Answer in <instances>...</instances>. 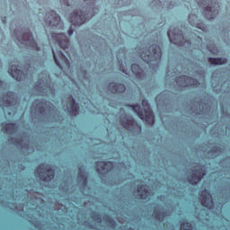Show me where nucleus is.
<instances>
[{
  "label": "nucleus",
  "instance_id": "nucleus-1",
  "mask_svg": "<svg viewBox=\"0 0 230 230\" xmlns=\"http://www.w3.org/2000/svg\"><path fill=\"white\" fill-rule=\"evenodd\" d=\"M31 109L34 111L35 116H41L46 119H50L53 123H60L62 121V115L60 111L46 99H38L32 102Z\"/></svg>",
  "mask_w": 230,
  "mask_h": 230
},
{
  "label": "nucleus",
  "instance_id": "nucleus-2",
  "mask_svg": "<svg viewBox=\"0 0 230 230\" xmlns=\"http://www.w3.org/2000/svg\"><path fill=\"white\" fill-rule=\"evenodd\" d=\"M84 3L85 11L75 9L69 16L70 22L74 26H82V24H85L89 19H93V17L100 12V8L96 7V0H84Z\"/></svg>",
  "mask_w": 230,
  "mask_h": 230
},
{
  "label": "nucleus",
  "instance_id": "nucleus-3",
  "mask_svg": "<svg viewBox=\"0 0 230 230\" xmlns=\"http://www.w3.org/2000/svg\"><path fill=\"white\" fill-rule=\"evenodd\" d=\"M13 38L21 46L30 48L33 51H40V47L35 41L33 38V32L28 27L15 28L13 31Z\"/></svg>",
  "mask_w": 230,
  "mask_h": 230
},
{
  "label": "nucleus",
  "instance_id": "nucleus-4",
  "mask_svg": "<svg viewBox=\"0 0 230 230\" xmlns=\"http://www.w3.org/2000/svg\"><path fill=\"white\" fill-rule=\"evenodd\" d=\"M155 102L156 107L160 112L170 114V112L175 111V103L177 102V98L173 93L164 91L156 96Z\"/></svg>",
  "mask_w": 230,
  "mask_h": 230
},
{
  "label": "nucleus",
  "instance_id": "nucleus-5",
  "mask_svg": "<svg viewBox=\"0 0 230 230\" xmlns=\"http://www.w3.org/2000/svg\"><path fill=\"white\" fill-rule=\"evenodd\" d=\"M140 57L144 62H146V64H152V62L159 64L161 58H163V51L159 45L153 44L143 49Z\"/></svg>",
  "mask_w": 230,
  "mask_h": 230
},
{
  "label": "nucleus",
  "instance_id": "nucleus-6",
  "mask_svg": "<svg viewBox=\"0 0 230 230\" xmlns=\"http://www.w3.org/2000/svg\"><path fill=\"white\" fill-rule=\"evenodd\" d=\"M167 36L172 44L180 46L181 48H190L191 41L184 38V31L182 30L171 26L167 31Z\"/></svg>",
  "mask_w": 230,
  "mask_h": 230
},
{
  "label": "nucleus",
  "instance_id": "nucleus-7",
  "mask_svg": "<svg viewBox=\"0 0 230 230\" xmlns=\"http://www.w3.org/2000/svg\"><path fill=\"white\" fill-rule=\"evenodd\" d=\"M199 5L203 8L204 17L208 21L215 19L220 11V5L217 3V0H199Z\"/></svg>",
  "mask_w": 230,
  "mask_h": 230
},
{
  "label": "nucleus",
  "instance_id": "nucleus-8",
  "mask_svg": "<svg viewBox=\"0 0 230 230\" xmlns=\"http://www.w3.org/2000/svg\"><path fill=\"white\" fill-rule=\"evenodd\" d=\"M35 175L41 182H51L55 179V168L51 164H40L35 170Z\"/></svg>",
  "mask_w": 230,
  "mask_h": 230
},
{
  "label": "nucleus",
  "instance_id": "nucleus-9",
  "mask_svg": "<svg viewBox=\"0 0 230 230\" xmlns=\"http://www.w3.org/2000/svg\"><path fill=\"white\" fill-rule=\"evenodd\" d=\"M2 102L4 103V107L12 109V112H8L9 116L15 114L17 111H19L21 102H19V95L15 93V92H7L6 93H4L2 96Z\"/></svg>",
  "mask_w": 230,
  "mask_h": 230
},
{
  "label": "nucleus",
  "instance_id": "nucleus-10",
  "mask_svg": "<svg viewBox=\"0 0 230 230\" xmlns=\"http://www.w3.org/2000/svg\"><path fill=\"white\" fill-rule=\"evenodd\" d=\"M119 121L123 128L130 132L133 136H139L143 130L139 123L134 118L128 117L127 114L120 116Z\"/></svg>",
  "mask_w": 230,
  "mask_h": 230
},
{
  "label": "nucleus",
  "instance_id": "nucleus-11",
  "mask_svg": "<svg viewBox=\"0 0 230 230\" xmlns=\"http://www.w3.org/2000/svg\"><path fill=\"white\" fill-rule=\"evenodd\" d=\"M194 38L192 40H188L186 39V36L183 32V37L185 39V40H189V42H190V47H183L185 48V49H187V51H190L192 55L193 53H197V51H202L204 49V43L202 42V32L194 30L192 31V33L190 34V36Z\"/></svg>",
  "mask_w": 230,
  "mask_h": 230
},
{
  "label": "nucleus",
  "instance_id": "nucleus-12",
  "mask_svg": "<svg viewBox=\"0 0 230 230\" xmlns=\"http://www.w3.org/2000/svg\"><path fill=\"white\" fill-rule=\"evenodd\" d=\"M95 166L96 172L102 181H107L109 178V173H112L114 171V162L111 161L96 162Z\"/></svg>",
  "mask_w": 230,
  "mask_h": 230
},
{
  "label": "nucleus",
  "instance_id": "nucleus-13",
  "mask_svg": "<svg viewBox=\"0 0 230 230\" xmlns=\"http://www.w3.org/2000/svg\"><path fill=\"white\" fill-rule=\"evenodd\" d=\"M190 111L194 116H211V105L203 100L194 102Z\"/></svg>",
  "mask_w": 230,
  "mask_h": 230
},
{
  "label": "nucleus",
  "instance_id": "nucleus-14",
  "mask_svg": "<svg viewBox=\"0 0 230 230\" xmlns=\"http://www.w3.org/2000/svg\"><path fill=\"white\" fill-rule=\"evenodd\" d=\"M45 22L53 30H64V22L57 12L51 10L45 15Z\"/></svg>",
  "mask_w": 230,
  "mask_h": 230
},
{
  "label": "nucleus",
  "instance_id": "nucleus-15",
  "mask_svg": "<svg viewBox=\"0 0 230 230\" xmlns=\"http://www.w3.org/2000/svg\"><path fill=\"white\" fill-rule=\"evenodd\" d=\"M51 77L48 72L43 71L40 74V78L35 83V89L37 91H46L50 89L52 94H55L54 88H51Z\"/></svg>",
  "mask_w": 230,
  "mask_h": 230
},
{
  "label": "nucleus",
  "instance_id": "nucleus-16",
  "mask_svg": "<svg viewBox=\"0 0 230 230\" xmlns=\"http://www.w3.org/2000/svg\"><path fill=\"white\" fill-rule=\"evenodd\" d=\"M30 189H25L21 193L16 192V194L12 193L11 199L14 200V202H22L20 205V209L22 211H24V206L28 204V199H30V193H33L35 191V189H33V185L30 184Z\"/></svg>",
  "mask_w": 230,
  "mask_h": 230
},
{
  "label": "nucleus",
  "instance_id": "nucleus-17",
  "mask_svg": "<svg viewBox=\"0 0 230 230\" xmlns=\"http://www.w3.org/2000/svg\"><path fill=\"white\" fill-rule=\"evenodd\" d=\"M132 111L137 113V116L143 121L147 122L148 125H154L155 123V117L154 116V111H141V104H131L129 105Z\"/></svg>",
  "mask_w": 230,
  "mask_h": 230
},
{
  "label": "nucleus",
  "instance_id": "nucleus-18",
  "mask_svg": "<svg viewBox=\"0 0 230 230\" xmlns=\"http://www.w3.org/2000/svg\"><path fill=\"white\" fill-rule=\"evenodd\" d=\"M76 181L79 186V190L81 193H84L85 191V188H87V184H89V172L85 171V165L78 166Z\"/></svg>",
  "mask_w": 230,
  "mask_h": 230
},
{
  "label": "nucleus",
  "instance_id": "nucleus-19",
  "mask_svg": "<svg viewBox=\"0 0 230 230\" xmlns=\"http://www.w3.org/2000/svg\"><path fill=\"white\" fill-rule=\"evenodd\" d=\"M52 55L54 58V62L56 66H58L61 71L64 70V67H71V63L69 62V58L62 52V50H56L52 49Z\"/></svg>",
  "mask_w": 230,
  "mask_h": 230
},
{
  "label": "nucleus",
  "instance_id": "nucleus-20",
  "mask_svg": "<svg viewBox=\"0 0 230 230\" xmlns=\"http://www.w3.org/2000/svg\"><path fill=\"white\" fill-rule=\"evenodd\" d=\"M204 177H206V165H200L199 169H194L191 171V173L187 177V180L191 186H197V184H199V182H200Z\"/></svg>",
  "mask_w": 230,
  "mask_h": 230
},
{
  "label": "nucleus",
  "instance_id": "nucleus-21",
  "mask_svg": "<svg viewBox=\"0 0 230 230\" xmlns=\"http://www.w3.org/2000/svg\"><path fill=\"white\" fill-rule=\"evenodd\" d=\"M51 38L53 39L54 42L59 46L61 49H64L65 52H69V44L70 40L69 38L66 35V33H57L53 32L51 34Z\"/></svg>",
  "mask_w": 230,
  "mask_h": 230
},
{
  "label": "nucleus",
  "instance_id": "nucleus-22",
  "mask_svg": "<svg viewBox=\"0 0 230 230\" xmlns=\"http://www.w3.org/2000/svg\"><path fill=\"white\" fill-rule=\"evenodd\" d=\"M174 80L179 87H199L200 85L199 80L188 75H180Z\"/></svg>",
  "mask_w": 230,
  "mask_h": 230
},
{
  "label": "nucleus",
  "instance_id": "nucleus-23",
  "mask_svg": "<svg viewBox=\"0 0 230 230\" xmlns=\"http://www.w3.org/2000/svg\"><path fill=\"white\" fill-rule=\"evenodd\" d=\"M30 135L27 132H24L21 138L11 137L8 138V143L10 145H13L16 148H20L21 150H25V152L30 151V144L24 143V139H28Z\"/></svg>",
  "mask_w": 230,
  "mask_h": 230
},
{
  "label": "nucleus",
  "instance_id": "nucleus-24",
  "mask_svg": "<svg viewBox=\"0 0 230 230\" xmlns=\"http://www.w3.org/2000/svg\"><path fill=\"white\" fill-rule=\"evenodd\" d=\"M127 87H128V81H122V83L111 82L108 84V91L111 94H124L127 92Z\"/></svg>",
  "mask_w": 230,
  "mask_h": 230
},
{
  "label": "nucleus",
  "instance_id": "nucleus-25",
  "mask_svg": "<svg viewBox=\"0 0 230 230\" xmlns=\"http://www.w3.org/2000/svg\"><path fill=\"white\" fill-rule=\"evenodd\" d=\"M201 205L207 209H215V201L213 196L210 195L209 190L204 189L201 190Z\"/></svg>",
  "mask_w": 230,
  "mask_h": 230
},
{
  "label": "nucleus",
  "instance_id": "nucleus-26",
  "mask_svg": "<svg viewBox=\"0 0 230 230\" xmlns=\"http://www.w3.org/2000/svg\"><path fill=\"white\" fill-rule=\"evenodd\" d=\"M66 111L69 112L70 116H77L80 114V106L73 95H69L67 98Z\"/></svg>",
  "mask_w": 230,
  "mask_h": 230
},
{
  "label": "nucleus",
  "instance_id": "nucleus-27",
  "mask_svg": "<svg viewBox=\"0 0 230 230\" xmlns=\"http://www.w3.org/2000/svg\"><path fill=\"white\" fill-rule=\"evenodd\" d=\"M21 66L13 65L9 69V73L11 76L16 80V82H22V80H26V74L21 70Z\"/></svg>",
  "mask_w": 230,
  "mask_h": 230
},
{
  "label": "nucleus",
  "instance_id": "nucleus-28",
  "mask_svg": "<svg viewBox=\"0 0 230 230\" xmlns=\"http://www.w3.org/2000/svg\"><path fill=\"white\" fill-rule=\"evenodd\" d=\"M137 193L142 200H150L152 197V189L146 185H137Z\"/></svg>",
  "mask_w": 230,
  "mask_h": 230
},
{
  "label": "nucleus",
  "instance_id": "nucleus-29",
  "mask_svg": "<svg viewBox=\"0 0 230 230\" xmlns=\"http://www.w3.org/2000/svg\"><path fill=\"white\" fill-rule=\"evenodd\" d=\"M188 21L190 26H195V28H198V30H201V31H206V23H204L202 20H199V16H197L196 14H189Z\"/></svg>",
  "mask_w": 230,
  "mask_h": 230
},
{
  "label": "nucleus",
  "instance_id": "nucleus-30",
  "mask_svg": "<svg viewBox=\"0 0 230 230\" xmlns=\"http://www.w3.org/2000/svg\"><path fill=\"white\" fill-rule=\"evenodd\" d=\"M2 128L7 136H15L16 132H19V125L15 122L3 124Z\"/></svg>",
  "mask_w": 230,
  "mask_h": 230
},
{
  "label": "nucleus",
  "instance_id": "nucleus-31",
  "mask_svg": "<svg viewBox=\"0 0 230 230\" xmlns=\"http://www.w3.org/2000/svg\"><path fill=\"white\" fill-rule=\"evenodd\" d=\"M168 217V212L161 210V208L155 207L152 218L155 220L156 222H159V224H163L164 222V218Z\"/></svg>",
  "mask_w": 230,
  "mask_h": 230
},
{
  "label": "nucleus",
  "instance_id": "nucleus-32",
  "mask_svg": "<svg viewBox=\"0 0 230 230\" xmlns=\"http://www.w3.org/2000/svg\"><path fill=\"white\" fill-rule=\"evenodd\" d=\"M131 73L137 80L146 79V74L145 73V70H143V68H141V66H139L137 64L131 65Z\"/></svg>",
  "mask_w": 230,
  "mask_h": 230
},
{
  "label": "nucleus",
  "instance_id": "nucleus-33",
  "mask_svg": "<svg viewBox=\"0 0 230 230\" xmlns=\"http://www.w3.org/2000/svg\"><path fill=\"white\" fill-rule=\"evenodd\" d=\"M208 62L210 66H226L228 60L227 58H208Z\"/></svg>",
  "mask_w": 230,
  "mask_h": 230
},
{
  "label": "nucleus",
  "instance_id": "nucleus-34",
  "mask_svg": "<svg viewBox=\"0 0 230 230\" xmlns=\"http://www.w3.org/2000/svg\"><path fill=\"white\" fill-rule=\"evenodd\" d=\"M220 154H224V147H220V146H213L208 152V155H209V157H212V159L218 157V155H220Z\"/></svg>",
  "mask_w": 230,
  "mask_h": 230
},
{
  "label": "nucleus",
  "instance_id": "nucleus-35",
  "mask_svg": "<svg viewBox=\"0 0 230 230\" xmlns=\"http://www.w3.org/2000/svg\"><path fill=\"white\" fill-rule=\"evenodd\" d=\"M102 220L103 222H105V224H107L108 227H111V229H116V227H118L116 220H114V218H112V217H111L110 215H103Z\"/></svg>",
  "mask_w": 230,
  "mask_h": 230
},
{
  "label": "nucleus",
  "instance_id": "nucleus-36",
  "mask_svg": "<svg viewBox=\"0 0 230 230\" xmlns=\"http://www.w3.org/2000/svg\"><path fill=\"white\" fill-rule=\"evenodd\" d=\"M29 222L31 224V226H34L35 229L38 230H44V225L40 220L37 219V217H31Z\"/></svg>",
  "mask_w": 230,
  "mask_h": 230
},
{
  "label": "nucleus",
  "instance_id": "nucleus-37",
  "mask_svg": "<svg viewBox=\"0 0 230 230\" xmlns=\"http://www.w3.org/2000/svg\"><path fill=\"white\" fill-rule=\"evenodd\" d=\"M140 111L142 113L152 111V108H150V102H148V100L144 99L142 101V107L140 106Z\"/></svg>",
  "mask_w": 230,
  "mask_h": 230
},
{
  "label": "nucleus",
  "instance_id": "nucleus-38",
  "mask_svg": "<svg viewBox=\"0 0 230 230\" xmlns=\"http://www.w3.org/2000/svg\"><path fill=\"white\" fill-rule=\"evenodd\" d=\"M90 217L93 222H96L97 224H102V215L98 212H92L90 213Z\"/></svg>",
  "mask_w": 230,
  "mask_h": 230
},
{
  "label": "nucleus",
  "instance_id": "nucleus-39",
  "mask_svg": "<svg viewBox=\"0 0 230 230\" xmlns=\"http://www.w3.org/2000/svg\"><path fill=\"white\" fill-rule=\"evenodd\" d=\"M117 59H118V62L119 64V69L120 71L126 75V76H130V74H128V68L125 67V65H123V60L119 59L118 57H117Z\"/></svg>",
  "mask_w": 230,
  "mask_h": 230
},
{
  "label": "nucleus",
  "instance_id": "nucleus-40",
  "mask_svg": "<svg viewBox=\"0 0 230 230\" xmlns=\"http://www.w3.org/2000/svg\"><path fill=\"white\" fill-rule=\"evenodd\" d=\"M180 230H193V225L188 221H183L181 223Z\"/></svg>",
  "mask_w": 230,
  "mask_h": 230
},
{
  "label": "nucleus",
  "instance_id": "nucleus-41",
  "mask_svg": "<svg viewBox=\"0 0 230 230\" xmlns=\"http://www.w3.org/2000/svg\"><path fill=\"white\" fill-rule=\"evenodd\" d=\"M59 190L63 191V193H67V191H69V184H67V181L60 183Z\"/></svg>",
  "mask_w": 230,
  "mask_h": 230
},
{
  "label": "nucleus",
  "instance_id": "nucleus-42",
  "mask_svg": "<svg viewBox=\"0 0 230 230\" xmlns=\"http://www.w3.org/2000/svg\"><path fill=\"white\" fill-rule=\"evenodd\" d=\"M62 6H66V8H74L76 6V4L69 3V0H60Z\"/></svg>",
  "mask_w": 230,
  "mask_h": 230
},
{
  "label": "nucleus",
  "instance_id": "nucleus-43",
  "mask_svg": "<svg viewBox=\"0 0 230 230\" xmlns=\"http://www.w3.org/2000/svg\"><path fill=\"white\" fill-rule=\"evenodd\" d=\"M195 75H196V76L202 78V80L206 79V71H204V70H196Z\"/></svg>",
  "mask_w": 230,
  "mask_h": 230
},
{
  "label": "nucleus",
  "instance_id": "nucleus-44",
  "mask_svg": "<svg viewBox=\"0 0 230 230\" xmlns=\"http://www.w3.org/2000/svg\"><path fill=\"white\" fill-rule=\"evenodd\" d=\"M207 49H208V51L212 53V55H218V49H217L216 47L207 46Z\"/></svg>",
  "mask_w": 230,
  "mask_h": 230
},
{
  "label": "nucleus",
  "instance_id": "nucleus-45",
  "mask_svg": "<svg viewBox=\"0 0 230 230\" xmlns=\"http://www.w3.org/2000/svg\"><path fill=\"white\" fill-rule=\"evenodd\" d=\"M30 184H31L33 190H35V183H30V180H27V181H23V186L26 188V190H30Z\"/></svg>",
  "mask_w": 230,
  "mask_h": 230
},
{
  "label": "nucleus",
  "instance_id": "nucleus-46",
  "mask_svg": "<svg viewBox=\"0 0 230 230\" xmlns=\"http://www.w3.org/2000/svg\"><path fill=\"white\" fill-rule=\"evenodd\" d=\"M27 73H30L31 75H35V73H37V69L30 65L27 69Z\"/></svg>",
  "mask_w": 230,
  "mask_h": 230
},
{
  "label": "nucleus",
  "instance_id": "nucleus-47",
  "mask_svg": "<svg viewBox=\"0 0 230 230\" xmlns=\"http://www.w3.org/2000/svg\"><path fill=\"white\" fill-rule=\"evenodd\" d=\"M220 75H222V73H220V71L215 70L212 73L211 78H220Z\"/></svg>",
  "mask_w": 230,
  "mask_h": 230
},
{
  "label": "nucleus",
  "instance_id": "nucleus-48",
  "mask_svg": "<svg viewBox=\"0 0 230 230\" xmlns=\"http://www.w3.org/2000/svg\"><path fill=\"white\" fill-rule=\"evenodd\" d=\"M74 33H75V29H73V27L70 26L67 31V35H69V37H71Z\"/></svg>",
  "mask_w": 230,
  "mask_h": 230
},
{
  "label": "nucleus",
  "instance_id": "nucleus-49",
  "mask_svg": "<svg viewBox=\"0 0 230 230\" xmlns=\"http://www.w3.org/2000/svg\"><path fill=\"white\" fill-rule=\"evenodd\" d=\"M156 4V8H159L162 4L161 0H154L152 2V4Z\"/></svg>",
  "mask_w": 230,
  "mask_h": 230
},
{
  "label": "nucleus",
  "instance_id": "nucleus-50",
  "mask_svg": "<svg viewBox=\"0 0 230 230\" xmlns=\"http://www.w3.org/2000/svg\"><path fill=\"white\" fill-rule=\"evenodd\" d=\"M84 224H85V226H88V227H89L90 229H95L94 226L89 224L87 221L84 222Z\"/></svg>",
  "mask_w": 230,
  "mask_h": 230
},
{
  "label": "nucleus",
  "instance_id": "nucleus-51",
  "mask_svg": "<svg viewBox=\"0 0 230 230\" xmlns=\"http://www.w3.org/2000/svg\"><path fill=\"white\" fill-rule=\"evenodd\" d=\"M0 19H1V22L4 23V24H6V16H0Z\"/></svg>",
  "mask_w": 230,
  "mask_h": 230
},
{
  "label": "nucleus",
  "instance_id": "nucleus-52",
  "mask_svg": "<svg viewBox=\"0 0 230 230\" xmlns=\"http://www.w3.org/2000/svg\"><path fill=\"white\" fill-rule=\"evenodd\" d=\"M130 4V0H127L126 3L122 4V6H128Z\"/></svg>",
  "mask_w": 230,
  "mask_h": 230
},
{
  "label": "nucleus",
  "instance_id": "nucleus-53",
  "mask_svg": "<svg viewBox=\"0 0 230 230\" xmlns=\"http://www.w3.org/2000/svg\"><path fill=\"white\" fill-rule=\"evenodd\" d=\"M13 211H19V208H17V206L13 205Z\"/></svg>",
  "mask_w": 230,
  "mask_h": 230
},
{
  "label": "nucleus",
  "instance_id": "nucleus-54",
  "mask_svg": "<svg viewBox=\"0 0 230 230\" xmlns=\"http://www.w3.org/2000/svg\"><path fill=\"white\" fill-rule=\"evenodd\" d=\"M166 76H172L170 70H167Z\"/></svg>",
  "mask_w": 230,
  "mask_h": 230
},
{
  "label": "nucleus",
  "instance_id": "nucleus-55",
  "mask_svg": "<svg viewBox=\"0 0 230 230\" xmlns=\"http://www.w3.org/2000/svg\"><path fill=\"white\" fill-rule=\"evenodd\" d=\"M223 89L222 88H219V89H217L216 90V93H222Z\"/></svg>",
  "mask_w": 230,
  "mask_h": 230
},
{
  "label": "nucleus",
  "instance_id": "nucleus-56",
  "mask_svg": "<svg viewBox=\"0 0 230 230\" xmlns=\"http://www.w3.org/2000/svg\"><path fill=\"white\" fill-rule=\"evenodd\" d=\"M177 74V71L176 70H173V75H171L172 76V78H173V76H175V75Z\"/></svg>",
  "mask_w": 230,
  "mask_h": 230
},
{
  "label": "nucleus",
  "instance_id": "nucleus-57",
  "mask_svg": "<svg viewBox=\"0 0 230 230\" xmlns=\"http://www.w3.org/2000/svg\"><path fill=\"white\" fill-rule=\"evenodd\" d=\"M3 87V81L0 80V89Z\"/></svg>",
  "mask_w": 230,
  "mask_h": 230
},
{
  "label": "nucleus",
  "instance_id": "nucleus-58",
  "mask_svg": "<svg viewBox=\"0 0 230 230\" xmlns=\"http://www.w3.org/2000/svg\"><path fill=\"white\" fill-rule=\"evenodd\" d=\"M195 137H200V134H196Z\"/></svg>",
  "mask_w": 230,
  "mask_h": 230
},
{
  "label": "nucleus",
  "instance_id": "nucleus-59",
  "mask_svg": "<svg viewBox=\"0 0 230 230\" xmlns=\"http://www.w3.org/2000/svg\"><path fill=\"white\" fill-rule=\"evenodd\" d=\"M229 128H230L229 126L226 127V130H229Z\"/></svg>",
  "mask_w": 230,
  "mask_h": 230
},
{
  "label": "nucleus",
  "instance_id": "nucleus-60",
  "mask_svg": "<svg viewBox=\"0 0 230 230\" xmlns=\"http://www.w3.org/2000/svg\"><path fill=\"white\" fill-rule=\"evenodd\" d=\"M225 92H227V91H229V88H226V90H224Z\"/></svg>",
  "mask_w": 230,
  "mask_h": 230
},
{
  "label": "nucleus",
  "instance_id": "nucleus-61",
  "mask_svg": "<svg viewBox=\"0 0 230 230\" xmlns=\"http://www.w3.org/2000/svg\"><path fill=\"white\" fill-rule=\"evenodd\" d=\"M223 84H224V85H226V84H227V81L224 82Z\"/></svg>",
  "mask_w": 230,
  "mask_h": 230
},
{
  "label": "nucleus",
  "instance_id": "nucleus-62",
  "mask_svg": "<svg viewBox=\"0 0 230 230\" xmlns=\"http://www.w3.org/2000/svg\"><path fill=\"white\" fill-rule=\"evenodd\" d=\"M0 31H3V30L0 29Z\"/></svg>",
  "mask_w": 230,
  "mask_h": 230
},
{
  "label": "nucleus",
  "instance_id": "nucleus-63",
  "mask_svg": "<svg viewBox=\"0 0 230 230\" xmlns=\"http://www.w3.org/2000/svg\"><path fill=\"white\" fill-rule=\"evenodd\" d=\"M25 1V3H27V1L26 0H24Z\"/></svg>",
  "mask_w": 230,
  "mask_h": 230
}]
</instances>
